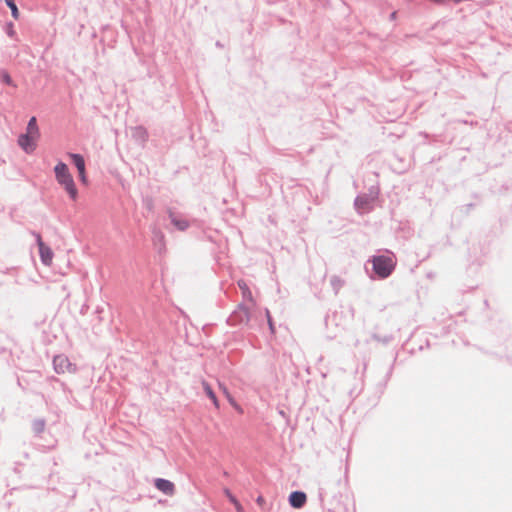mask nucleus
Returning a JSON list of instances; mask_svg holds the SVG:
<instances>
[{"label":"nucleus","instance_id":"24","mask_svg":"<svg viewBox=\"0 0 512 512\" xmlns=\"http://www.w3.org/2000/svg\"><path fill=\"white\" fill-rule=\"evenodd\" d=\"M397 13L394 11L390 14V19L394 20L396 18Z\"/></svg>","mask_w":512,"mask_h":512},{"label":"nucleus","instance_id":"2","mask_svg":"<svg viewBox=\"0 0 512 512\" xmlns=\"http://www.w3.org/2000/svg\"><path fill=\"white\" fill-rule=\"evenodd\" d=\"M380 189L377 185H372L365 193L359 194L354 200L355 210L359 214H367L373 210L376 200L378 199Z\"/></svg>","mask_w":512,"mask_h":512},{"label":"nucleus","instance_id":"15","mask_svg":"<svg viewBox=\"0 0 512 512\" xmlns=\"http://www.w3.org/2000/svg\"><path fill=\"white\" fill-rule=\"evenodd\" d=\"M4 1H5L6 5L10 8L12 17L15 20H18L20 14H19V10H18L15 0H4Z\"/></svg>","mask_w":512,"mask_h":512},{"label":"nucleus","instance_id":"18","mask_svg":"<svg viewBox=\"0 0 512 512\" xmlns=\"http://www.w3.org/2000/svg\"><path fill=\"white\" fill-rule=\"evenodd\" d=\"M79 179L83 184H87L86 168L84 170H78Z\"/></svg>","mask_w":512,"mask_h":512},{"label":"nucleus","instance_id":"25","mask_svg":"<svg viewBox=\"0 0 512 512\" xmlns=\"http://www.w3.org/2000/svg\"><path fill=\"white\" fill-rule=\"evenodd\" d=\"M344 483H345V484H347V483H348L347 470L345 471V475H344Z\"/></svg>","mask_w":512,"mask_h":512},{"label":"nucleus","instance_id":"9","mask_svg":"<svg viewBox=\"0 0 512 512\" xmlns=\"http://www.w3.org/2000/svg\"><path fill=\"white\" fill-rule=\"evenodd\" d=\"M132 137L144 143L148 139V132L143 126H136L132 129Z\"/></svg>","mask_w":512,"mask_h":512},{"label":"nucleus","instance_id":"27","mask_svg":"<svg viewBox=\"0 0 512 512\" xmlns=\"http://www.w3.org/2000/svg\"><path fill=\"white\" fill-rule=\"evenodd\" d=\"M437 3H442L444 0H434Z\"/></svg>","mask_w":512,"mask_h":512},{"label":"nucleus","instance_id":"3","mask_svg":"<svg viewBox=\"0 0 512 512\" xmlns=\"http://www.w3.org/2000/svg\"><path fill=\"white\" fill-rule=\"evenodd\" d=\"M372 263L375 273L381 278L388 277L395 267V261L391 256H375L372 259Z\"/></svg>","mask_w":512,"mask_h":512},{"label":"nucleus","instance_id":"7","mask_svg":"<svg viewBox=\"0 0 512 512\" xmlns=\"http://www.w3.org/2000/svg\"><path fill=\"white\" fill-rule=\"evenodd\" d=\"M307 501V496L304 492L295 491L289 496V503L293 508H302Z\"/></svg>","mask_w":512,"mask_h":512},{"label":"nucleus","instance_id":"19","mask_svg":"<svg viewBox=\"0 0 512 512\" xmlns=\"http://www.w3.org/2000/svg\"><path fill=\"white\" fill-rule=\"evenodd\" d=\"M171 224L177 225V224H189V223L185 220H178V219L172 217Z\"/></svg>","mask_w":512,"mask_h":512},{"label":"nucleus","instance_id":"6","mask_svg":"<svg viewBox=\"0 0 512 512\" xmlns=\"http://www.w3.org/2000/svg\"><path fill=\"white\" fill-rule=\"evenodd\" d=\"M37 242L39 246L41 261L43 262V264L47 266L51 265L53 260V252L48 246L44 244L42 238L39 235L37 236Z\"/></svg>","mask_w":512,"mask_h":512},{"label":"nucleus","instance_id":"11","mask_svg":"<svg viewBox=\"0 0 512 512\" xmlns=\"http://www.w3.org/2000/svg\"><path fill=\"white\" fill-rule=\"evenodd\" d=\"M26 133L34 135L35 137H40L39 127L37 125L36 117H31L28 121Z\"/></svg>","mask_w":512,"mask_h":512},{"label":"nucleus","instance_id":"16","mask_svg":"<svg viewBox=\"0 0 512 512\" xmlns=\"http://www.w3.org/2000/svg\"><path fill=\"white\" fill-rule=\"evenodd\" d=\"M226 495L228 496L231 503L235 506L237 512H244L243 506L239 503V501L227 490Z\"/></svg>","mask_w":512,"mask_h":512},{"label":"nucleus","instance_id":"1","mask_svg":"<svg viewBox=\"0 0 512 512\" xmlns=\"http://www.w3.org/2000/svg\"><path fill=\"white\" fill-rule=\"evenodd\" d=\"M54 173L57 182L63 186L72 200H76L78 191L74 182V179L69 172L67 164L64 162H58L54 167Z\"/></svg>","mask_w":512,"mask_h":512},{"label":"nucleus","instance_id":"20","mask_svg":"<svg viewBox=\"0 0 512 512\" xmlns=\"http://www.w3.org/2000/svg\"><path fill=\"white\" fill-rule=\"evenodd\" d=\"M266 316L268 319L269 326L272 329V320H271L270 312L268 310H266Z\"/></svg>","mask_w":512,"mask_h":512},{"label":"nucleus","instance_id":"5","mask_svg":"<svg viewBox=\"0 0 512 512\" xmlns=\"http://www.w3.org/2000/svg\"><path fill=\"white\" fill-rule=\"evenodd\" d=\"M38 139V137H35L34 135L28 134V133H22L18 137V145L27 153H33L36 149V143L35 140Z\"/></svg>","mask_w":512,"mask_h":512},{"label":"nucleus","instance_id":"13","mask_svg":"<svg viewBox=\"0 0 512 512\" xmlns=\"http://www.w3.org/2000/svg\"><path fill=\"white\" fill-rule=\"evenodd\" d=\"M0 80L2 83L6 84L8 86L16 87L15 82L13 81L10 74L5 69L0 70Z\"/></svg>","mask_w":512,"mask_h":512},{"label":"nucleus","instance_id":"14","mask_svg":"<svg viewBox=\"0 0 512 512\" xmlns=\"http://www.w3.org/2000/svg\"><path fill=\"white\" fill-rule=\"evenodd\" d=\"M218 385H219L220 390L223 392V394H224V395H225V397L227 398L228 402H229L233 407L237 408V403H236L235 399L232 397V395L230 394V392H229V390L227 389V387H226L223 383H221V382H219V383H218Z\"/></svg>","mask_w":512,"mask_h":512},{"label":"nucleus","instance_id":"10","mask_svg":"<svg viewBox=\"0 0 512 512\" xmlns=\"http://www.w3.org/2000/svg\"><path fill=\"white\" fill-rule=\"evenodd\" d=\"M201 383H202V387H203L206 395L212 401L215 408L219 409V407H220L219 401H218L214 391L212 390V387L210 386V384L208 382H206L205 380H203Z\"/></svg>","mask_w":512,"mask_h":512},{"label":"nucleus","instance_id":"4","mask_svg":"<svg viewBox=\"0 0 512 512\" xmlns=\"http://www.w3.org/2000/svg\"><path fill=\"white\" fill-rule=\"evenodd\" d=\"M54 369L58 374L75 373L76 366L65 355H57L53 360Z\"/></svg>","mask_w":512,"mask_h":512},{"label":"nucleus","instance_id":"8","mask_svg":"<svg viewBox=\"0 0 512 512\" xmlns=\"http://www.w3.org/2000/svg\"><path fill=\"white\" fill-rule=\"evenodd\" d=\"M155 486H156V488L158 490H160L161 492H163L166 495H170L171 496V495L174 494L175 486L169 480L158 478L155 481Z\"/></svg>","mask_w":512,"mask_h":512},{"label":"nucleus","instance_id":"21","mask_svg":"<svg viewBox=\"0 0 512 512\" xmlns=\"http://www.w3.org/2000/svg\"><path fill=\"white\" fill-rule=\"evenodd\" d=\"M256 502H257L260 506H262V505L265 503V500H264V498H263L262 496H259V497L257 498Z\"/></svg>","mask_w":512,"mask_h":512},{"label":"nucleus","instance_id":"22","mask_svg":"<svg viewBox=\"0 0 512 512\" xmlns=\"http://www.w3.org/2000/svg\"><path fill=\"white\" fill-rule=\"evenodd\" d=\"M244 295H247L250 299L252 298L251 292L249 291L248 287H245V291H243Z\"/></svg>","mask_w":512,"mask_h":512},{"label":"nucleus","instance_id":"12","mask_svg":"<svg viewBox=\"0 0 512 512\" xmlns=\"http://www.w3.org/2000/svg\"><path fill=\"white\" fill-rule=\"evenodd\" d=\"M72 163L75 165L77 170H84L85 167V160L84 157L81 154L78 153H70L69 154Z\"/></svg>","mask_w":512,"mask_h":512},{"label":"nucleus","instance_id":"26","mask_svg":"<svg viewBox=\"0 0 512 512\" xmlns=\"http://www.w3.org/2000/svg\"><path fill=\"white\" fill-rule=\"evenodd\" d=\"M245 315H246V321H248L249 320V316H248V311L247 310H245Z\"/></svg>","mask_w":512,"mask_h":512},{"label":"nucleus","instance_id":"17","mask_svg":"<svg viewBox=\"0 0 512 512\" xmlns=\"http://www.w3.org/2000/svg\"><path fill=\"white\" fill-rule=\"evenodd\" d=\"M6 33L10 37H13L15 35L14 25L12 22L6 24Z\"/></svg>","mask_w":512,"mask_h":512},{"label":"nucleus","instance_id":"23","mask_svg":"<svg viewBox=\"0 0 512 512\" xmlns=\"http://www.w3.org/2000/svg\"><path fill=\"white\" fill-rule=\"evenodd\" d=\"M239 286L243 291H245V287H247V285L243 282H239Z\"/></svg>","mask_w":512,"mask_h":512}]
</instances>
